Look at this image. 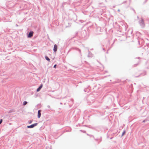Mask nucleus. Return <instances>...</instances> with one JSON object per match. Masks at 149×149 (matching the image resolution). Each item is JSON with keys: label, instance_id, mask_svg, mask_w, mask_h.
<instances>
[{"label": "nucleus", "instance_id": "1", "mask_svg": "<svg viewBox=\"0 0 149 149\" xmlns=\"http://www.w3.org/2000/svg\"><path fill=\"white\" fill-rule=\"evenodd\" d=\"M37 124H38L37 123H36L34 124H33L31 125L28 126H27V127L28 128H33L35 126H36L37 125Z\"/></svg>", "mask_w": 149, "mask_h": 149}, {"label": "nucleus", "instance_id": "2", "mask_svg": "<svg viewBox=\"0 0 149 149\" xmlns=\"http://www.w3.org/2000/svg\"><path fill=\"white\" fill-rule=\"evenodd\" d=\"M33 31H31L28 35V38H31L33 36Z\"/></svg>", "mask_w": 149, "mask_h": 149}, {"label": "nucleus", "instance_id": "3", "mask_svg": "<svg viewBox=\"0 0 149 149\" xmlns=\"http://www.w3.org/2000/svg\"><path fill=\"white\" fill-rule=\"evenodd\" d=\"M41 110H39L38 111V118H40L41 114Z\"/></svg>", "mask_w": 149, "mask_h": 149}, {"label": "nucleus", "instance_id": "4", "mask_svg": "<svg viewBox=\"0 0 149 149\" xmlns=\"http://www.w3.org/2000/svg\"><path fill=\"white\" fill-rule=\"evenodd\" d=\"M57 46L55 44L54 45V49H53L54 51V52H56L57 50Z\"/></svg>", "mask_w": 149, "mask_h": 149}, {"label": "nucleus", "instance_id": "5", "mask_svg": "<svg viewBox=\"0 0 149 149\" xmlns=\"http://www.w3.org/2000/svg\"><path fill=\"white\" fill-rule=\"evenodd\" d=\"M42 85L41 84L39 87L37 89V91L38 92L42 88Z\"/></svg>", "mask_w": 149, "mask_h": 149}, {"label": "nucleus", "instance_id": "6", "mask_svg": "<svg viewBox=\"0 0 149 149\" xmlns=\"http://www.w3.org/2000/svg\"><path fill=\"white\" fill-rule=\"evenodd\" d=\"M45 58L46 59V60H47V61H48L49 62L50 61V59L47 56H45Z\"/></svg>", "mask_w": 149, "mask_h": 149}, {"label": "nucleus", "instance_id": "7", "mask_svg": "<svg viewBox=\"0 0 149 149\" xmlns=\"http://www.w3.org/2000/svg\"><path fill=\"white\" fill-rule=\"evenodd\" d=\"M27 102L25 101H24L23 102V105H26L27 104Z\"/></svg>", "mask_w": 149, "mask_h": 149}, {"label": "nucleus", "instance_id": "8", "mask_svg": "<svg viewBox=\"0 0 149 149\" xmlns=\"http://www.w3.org/2000/svg\"><path fill=\"white\" fill-rule=\"evenodd\" d=\"M125 131H124L122 133V136H123L125 134Z\"/></svg>", "mask_w": 149, "mask_h": 149}, {"label": "nucleus", "instance_id": "9", "mask_svg": "<svg viewBox=\"0 0 149 149\" xmlns=\"http://www.w3.org/2000/svg\"><path fill=\"white\" fill-rule=\"evenodd\" d=\"M2 121H3V120H2V119H1L0 120V124H1L2 123Z\"/></svg>", "mask_w": 149, "mask_h": 149}, {"label": "nucleus", "instance_id": "10", "mask_svg": "<svg viewBox=\"0 0 149 149\" xmlns=\"http://www.w3.org/2000/svg\"><path fill=\"white\" fill-rule=\"evenodd\" d=\"M56 65H54V67L55 68H56Z\"/></svg>", "mask_w": 149, "mask_h": 149}, {"label": "nucleus", "instance_id": "11", "mask_svg": "<svg viewBox=\"0 0 149 149\" xmlns=\"http://www.w3.org/2000/svg\"><path fill=\"white\" fill-rule=\"evenodd\" d=\"M32 121H31L30 122V123H31Z\"/></svg>", "mask_w": 149, "mask_h": 149}]
</instances>
